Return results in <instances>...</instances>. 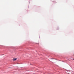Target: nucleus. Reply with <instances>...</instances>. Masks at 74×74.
I'll return each mask as SVG.
<instances>
[{
	"mask_svg": "<svg viewBox=\"0 0 74 74\" xmlns=\"http://www.w3.org/2000/svg\"><path fill=\"white\" fill-rule=\"evenodd\" d=\"M17 59V58H14L13 60H16Z\"/></svg>",
	"mask_w": 74,
	"mask_h": 74,
	"instance_id": "nucleus-1",
	"label": "nucleus"
},
{
	"mask_svg": "<svg viewBox=\"0 0 74 74\" xmlns=\"http://www.w3.org/2000/svg\"><path fill=\"white\" fill-rule=\"evenodd\" d=\"M73 60H74V58L73 59Z\"/></svg>",
	"mask_w": 74,
	"mask_h": 74,
	"instance_id": "nucleus-2",
	"label": "nucleus"
}]
</instances>
